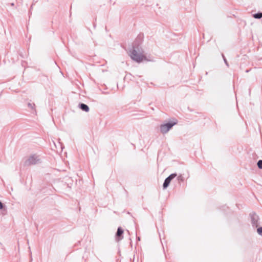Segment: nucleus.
Returning a JSON list of instances; mask_svg holds the SVG:
<instances>
[{"mask_svg": "<svg viewBox=\"0 0 262 262\" xmlns=\"http://www.w3.org/2000/svg\"><path fill=\"white\" fill-rule=\"evenodd\" d=\"M141 37H138L133 43L132 49L129 50L130 58L137 62L140 63L146 59L144 51L141 47Z\"/></svg>", "mask_w": 262, "mask_h": 262, "instance_id": "f257e3e1", "label": "nucleus"}, {"mask_svg": "<svg viewBox=\"0 0 262 262\" xmlns=\"http://www.w3.org/2000/svg\"><path fill=\"white\" fill-rule=\"evenodd\" d=\"M177 124V122H169L165 124H162L160 126V130L162 134H165Z\"/></svg>", "mask_w": 262, "mask_h": 262, "instance_id": "f03ea898", "label": "nucleus"}, {"mask_svg": "<svg viewBox=\"0 0 262 262\" xmlns=\"http://www.w3.org/2000/svg\"><path fill=\"white\" fill-rule=\"evenodd\" d=\"M40 162V159L38 156L36 155H33L30 156L24 162V165L26 166L34 165Z\"/></svg>", "mask_w": 262, "mask_h": 262, "instance_id": "7ed1b4c3", "label": "nucleus"}, {"mask_svg": "<svg viewBox=\"0 0 262 262\" xmlns=\"http://www.w3.org/2000/svg\"><path fill=\"white\" fill-rule=\"evenodd\" d=\"M177 176V173H174L170 174L168 177H167L163 184V189H166L169 186L171 181L173 179Z\"/></svg>", "mask_w": 262, "mask_h": 262, "instance_id": "20e7f679", "label": "nucleus"}, {"mask_svg": "<svg viewBox=\"0 0 262 262\" xmlns=\"http://www.w3.org/2000/svg\"><path fill=\"white\" fill-rule=\"evenodd\" d=\"M123 232L124 230L121 227H119L118 228L117 232L116 233V241L119 242L123 238Z\"/></svg>", "mask_w": 262, "mask_h": 262, "instance_id": "39448f33", "label": "nucleus"}, {"mask_svg": "<svg viewBox=\"0 0 262 262\" xmlns=\"http://www.w3.org/2000/svg\"><path fill=\"white\" fill-rule=\"evenodd\" d=\"M251 223L253 225V226L257 227L258 226V216L257 214L255 213H252L251 215Z\"/></svg>", "mask_w": 262, "mask_h": 262, "instance_id": "423d86ee", "label": "nucleus"}, {"mask_svg": "<svg viewBox=\"0 0 262 262\" xmlns=\"http://www.w3.org/2000/svg\"><path fill=\"white\" fill-rule=\"evenodd\" d=\"M79 107L82 111L88 112L89 111V107L88 105L84 104V103H79Z\"/></svg>", "mask_w": 262, "mask_h": 262, "instance_id": "0eeeda50", "label": "nucleus"}, {"mask_svg": "<svg viewBox=\"0 0 262 262\" xmlns=\"http://www.w3.org/2000/svg\"><path fill=\"white\" fill-rule=\"evenodd\" d=\"M253 17L256 19H260L262 18V12H258L253 14Z\"/></svg>", "mask_w": 262, "mask_h": 262, "instance_id": "6e6552de", "label": "nucleus"}, {"mask_svg": "<svg viewBox=\"0 0 262 262\" xmlns=\"http://www.w3.org/2000/svg\"><path fill=\"white\" fill-rule=\"evenodd\" d=\"M257 165L259 169H262V160H258Z\"/></svg>", "mask_w": 262, "mask_h": 262, "instance_id": "1a4fd4ad", "label": "nucleus"}, {"mask_svg": "<svg viewBox=\"0 0 262 262\" xmlns=\"http://www.w3.org/2000/svg\"><path fill=\"white\" fill-rule=\"evenodd\" d=\"M257 231L258 234L262 236V227L258 228Z\"/></svg>", "mask_w": 262, "mask_h": 262, "instance_id": "9d476101", "label": "nucleus"}, {"mask_svg": "<svg viewBox=\"0 0 262 262\" xmlns=\"http://www.w3.org/2000/svg\"><path fill=\"white\" fill-rule=\"evenodd\" d=\"M177 179L179 181H180V182H183L184 181V178L182 176V174L179 176L177 178Z\"/></svg>", "mask_w": 262, "mask_h": 262, "instance_id": "9b49d317", "label": "nucleus"}, {"mask_svg": "<svg viewBox=\"0 0 262 262\" xmlns=\"http://www.w3.org/2000/svg\"><path fill=\"white\" fill-rule=\"evenodd\" d=\"M222 57L223 58V59H224V62L226 64V65L227 66V67H229V64H228V62L227 60V59H226L224 55L223 54H222Z\"/></svg>", "mask_w": 262, "mask_h": 262, "instance_id": "f8f14e48", "label": "nucleus"}, {"mask_svg": "<svg viewBox=\"0 0 262 262\" xmlns=\"http://www.w3.org/2000/svg\"><path fill=\"white\" fill-rule=\"evenodd\" d=\"M4 208V205L0 201V209H3Z\"/></svg>", "mask_w": 262, "mask_h": 262, "instance_id": "ddd939ff", "label": "nucleus"}, {"mask_svg": "<svg viewBox=\"0 0 262 262\" xmlns=\"http://www.w3.org/2000/svg\"><path fill=\"white\" fill-rule=\"evenodd\" d=\"M34 105V104H31L30 103H28V106L31 108H33V106Z\"/></svg>", "mask_w": 262, "mask_h": 262, "instance_id": "4468645a", "label": "nucleus"}, {"mask_svg": "<svg viewBox=\"0 0 262 262\" xmlns=\"http://www.w3.org/2000/svg\"><path fill=\"white\" fill-rule=\"evenodd\" d=\"M11 5L12 6H14V3H11Z\"/></svg>", "mask_w": 262, "mask_h": 262, "instance_id": "2eb2a0df", "label": "nucleus"}, {"mask_svg": "<svg viewBox=\"0 0 262 262\" xmlns=\"http://www.w3.org/2000/svg\"><path fill=\"white\" fill-rule=\"evenodd\" d=\"M138 238V241H140V237H138V238Z\"/></svg>", "mask_w": 262, "mask_h": 262, "instance_id": "dca6fc26", "label": "nucleus"}]
</instances>
